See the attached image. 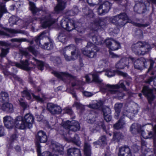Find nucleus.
Segmentation results:
<instances>
[{"instance_id": "obj_1", "label": "nucleus", "mask_w": 156, "mask_h": 156, "mask_svg": "<svg viewBox=\"0 0 156 156\" xmlns=\"http://www.w3.org/2000/svg\"><path fill=\"white\" fill-rule=\"evenodd\" d=\"M110 23L114 24L118 28H120L125 25V23H121L117 15L113 17H106L104 18H99L93 21L92 29L97 31L99 29L103 30L107 25Z\"/></svg>"}, {"instance_id": "obj_2", "label": "nucleus", "mask_w": 156, "mask_h": 156, "mask_svg": "<svg viewBox=\"0 0 156 156\" xmlns=\"http://www.w3.org/2000/svg\"><path fill=\"white\" fill-rule=\"evenodd\" d=\"M34 120L33 115L30 113L26 114L24 117L18 116L14 121L15 127L20 129H30L32 127Z\"/></svg>"}, {"instance_id": "obj_3", "label": "nucleus", "mask_w": 156, "mask_h": 156, "mask_svg": "<svg viewBox=\"0 0 156 156\" xmlns=\"http://www.w3.org/2000/svg\"><path fill=\"white\" fill-rule=\"evenodd\" d=\"M64 49L66 50L69 49L71 51V56H69L66 54L65 51H63V55L67 61H70L74 60L76 59L79 56H80L81 52L76 46L73 44H70L66 46Z\"/></svg>"}, {"instance_id": "obj_4", "label": "nucleus", "mask_w": 156, "mask_h": 156, "mask_svg": "<svg viewBox=\"0 0 156 156\" xmlns=\"http://www.w3.org/2000/svg\"><path fill=\"white\" fill-rule=\"evenodd\" d=\"M60 25L62 28L68 31H71L77 27L74 20L65 18L61 20Z\"/></svg>"}, {"instance_id": "obj_5", "label": "nucleus", "mask_w": 156, "mask_h": 156, "mask_svg": "<svg viewBox=\"0 0 156 156\" xmlns=\"http://www.w3.org/2000/svg\"><path fill=\"white\" fill-rule=\"evenodd\" d=\"M128 59L133 63L134 67L136 69L142 70L146 67V64L147 63V61L144 58H140L136 59L135 58L129 56Z\"/></svg>"}, {"instance_id": "obj_6", "label": "nucleus", "mask_w": 156, "mask_h": 156, "mask_svg": "<svg viewBox=\"0 0 156 156\" xmlns=\"http://www.w3.org/2000/svg\"><path fill=\"white\" fill-rule=\"evenodd\" d=\"M39 19L41 27L44 29L50 27L55 22V19L50 14L39 18Z\"/></svg>"}, {"instance_id": "obj_7", "label": "nucleus", "mask_w": 156, "mask_h": 156, "mask_svg": "<svg viewBox=\"0 0 156 156\" xmlns=\"http://www.w3.org/2000/svg\"><path fill=\"white\" fill-rule=\"evenodd\" d=\"M104 42L107 48L110 50L116 51L119 49L121 47L120 43L112 38L107 39Z\"/></svg>"}, {"instance_id": "obj_8", "label": "nucleus", "mask_w": 156, "mask_h": 156, "mask_svg": "<svg viewBox=\"0 0 156 156\" xmlns=\"http://www.w3.org/2000/svg\"><path fill=\"white\" fill-rule=\"evenodd\" d=\"M112 3L108 1H106L100 5L97 9L99 15L102 16L108 12L111 9Z\"/></svg>"}, {"instance_id": "obj_9", "label": "nucleus", "mask_w": 156, "mask_h": 156, "mask_svg": "<svg viewBox=\"0 0 156 156\" xmlns=\"http://www.w3.org/2000/svg\"><path fill=\"white\" fill-rule=\"evenodd\" d=\"M86 48L82 49V53L89 58H92L96 56L97 53L99 51V49L96 46H94L91 50H87Z\"/></svg>"}, {"instance_id": "obj_10", "label": "nucleus", "mask_w": 156, "mask_h": 156, "mask_svg": "<svg viewBox=\"0 0 156 156\" xmlns=\"http://www.w3.org/2000/svg\"><path fill=\"white\" fill-rule=\"evenodd\" d=\"M147 44L145 41H138L136 43L134 44L132 46L133 51L136 54L139 55L141 54V48L145 47Z\"/></svg>"}, {"instance_id": "obj_11", "label": "nucleus", "mask_w": 156, "mask_h": 156, "mask_svg": "<svg viewBox=\"0 0 156 156\" xmlns=\"http://www.w3.org/2000/svg\"><path fill=\"white\" fill-rule=\"evenodd\" d=\"M92 25L90 27V28L91 30H92L94 33V34H91V38L93 42L95 44L97 45H99L101 44L102 42L101 41V39L100 37V36L99 35L98 31H102V30H101L100 29H99L98 30L96 31L92 29V27L93 25V21L91 23Z\"/></svg>"}, {"instance_id": "obj_12", "label": "nucleus", "mask_w": 156, "mask_h": 156, "mask_svg": "<svg viewBox=\"0 0 156 156\" xmlns=\"http://www.w3.org/2000/svg\"><path fill=\"white\" fill-rule=\"evenodd\" d=\"M29 9L31 11L34 16H35L37 13L40 11L45 13L47 12V11L45 9H44L42 7H40L39 8H37L35 4L33 2H29Z\"/></svg>"}, {"instance_id": "obj_13", "label": "nucleus", "mask_w": 156, "mask_h": 156, "mask_svg": "<svg viewBox=\"0 0 156 156\" xmlns=\"http://www.w3.org/2000/svg\"><path fill=\"white\" fill-rule=\"evenodd\" d=\"M30 65L29 60L27 59L25 60H21L20 63L17 64L18 68L28 72L30 71L32 69V67L29 66Z\"/></svg>"}, {"instance_id": "obj_14", "label": "nucleus", "mask_w": 156, "mask_h": 156, "mask_svg": "<svg viewBox=\"0 0 156 156\" xmlns=\"http://www.w3.org/2000/svg\"><path fill=\"white\" fill-rule=\"evenodd\" d=\"M105 87H107L112 89L109 90V91L111 94H116L117 92V90H115V89H119L121 88L124 90L126 89V87L123 83H121L119 85L118 84L111 85L109 84H107Z\"/></svg>"}, {"instance_id": "obj_15", "label": "nucleus", "mask_w": 156, "mask_h": 156, "mask_svg": "<svg viewBox=\"0 0 156 156\" xmlns=\"http://www.w3.org/2000/svg\"><path fill=\"white\" fill-rule=\"evenodd\" d=\"M83 13L86 16L88 19L91 20L92 19L93 21L96 19H98L99 18H96L95 15L93 11L89 9L87 7L83 8L82 9Z\"/></svg>"}, {"instance_id": "obj_16", "label": "nucleus", "mask_w": 156, "mask_h": 156, "mask_svg": "<svg viewBox=\"0 0 156 156\" xmlns=\"http://www.w3.org/2000/svg\"><path fill=\"white\" fill-rule=\"evenodd\" d=\"M35 138V141L41 143H45L48 140V137L45 132L43 130L39 131L36 135Z\"/></svg>"}, {"instance_id": "obj_17", "label": "nucleus", "mask_w": 156, "mask_h": 156, "mask_svg": "<svg viewBox=\"0 0 156 156\" xmlns=\"http://www.w3.org/2000/svg\"><path fill=\"white\" fill-rule=\"evenodd\" d=\"M47 108L48 110L52 114H59L62 111V109L59 106H56L54 104L48 105Z\"/></svg>"}, {"instance_id": "obj_18", "label": "nucleus", "mask_w": 156, "mask_h": 156, "mask_svg": "<svg viewBox=\"0 0 156 156\" xmlns=\"http://www.w3.org/2000/svg\"><path fill=\"white\" fill-rule=\"evenodd\" d=\"M118 156H132L129 147L125 146L121 147L119 149Z\"/></svg>"}, {"instance_id": "obj_19", "label": "nucleus", "mask_w": 156, "mask_h": 156, "mask_svg": "<svg viewBox=\"0 0 156 156\" xmlns=\"http://www.w3.org/2000/svg\"><path fill=\"white\" fill-rule=\"evenodd\" d=\"M139 8L137 9H136V8L137 6V5L136 4L134 7V10L137 13L139 14H143L144 13L147 11L146 6L143 1H140L139 2V3L138 4Z\"/></svg>"}, {"instance_id": "obj_20", "label": "nucleus", "mask_w": 156, "mask_h": 156, "mask_svg": "<svg viewBox=\"0 0 156 156\" xmlns=\"http://www.w3.org/2000/svg\"><path fill=\"white\" fill-rule=\"evenodd\" d=\"M107 76L109 77L115 76L116 74L124 77H126L127 75V73L123 72L117 69L112 70L111 69H108L106 72Z\"/></svg>"}, {"instance_id": "obj_21", "label": "nucleus", "mask_w": 156, "mask_h": 156, "mask_svg": "<svg viewBox=\"0 0 156 156\" xmlns=\"http://www.w3.org/2000/svg\"><path fill=\"white\" fill-rule=\"evenodd\" d=\"M53 73L55 76L57 78L62 79V76H64L66 78H70L73 79H75V76L67 72H61L59 73L58 72L54 71L52 72Z\"/></svg>"}, {"instance_id": "obj_22", "label": "nucleus", "mask_w": 156, "mask_h": 156, "mask_svg": "<svg viewBox=\"0 0 156 156\" xmlns=\"http://www.w3.org/2000/svg\"><path fill=\"white\" fill-rule=\"evenodd\" d=\"M65 140L68 142L72 143L80 147L81 142L78 134H75L73 137H65Z\"/></svg>"}, {"instance_id": "obj_23", "label": "nucleus", "mask_w": 156, "mask_h": 156, "mask_svg": "<svg viewBox=\"0 0 156 156\" xmlns=\"http://www.w3.org/2000/svg\"><path fill=\"white\" fill-rule=\"evenodd\" d=\"M102 111L105 120L107 122L111 121L112 117L111 115V111L109 107H104L103 108Z\"/></svg>"}, {"instance_id": "obj_24", "label": "nucleus", "mask_w": 156, "mask_h": 156, "mask_svg": "<svg viewBox=\"0 0 156 156\" xmlns=\"http://www.w3.org/2000/svg\"><path fill=\"white\" fill-rule=\"evenodd\" d=\"M64 147L60 144H55L52 149L53 154H57L59 156H61L64 154Z\"/></svg>"}, {"instance_id": "obj_25", "label": "nucleus", "mask_w": 156, "mask_h": 156, "mask_svg": "<svg viewBox=\"0 0 156 156\" xmlns=\"http://www.w3.org/2000/svg\"><path fill=\"white\" fill-rule=\"evenodd\" d=\"M67 153L68 156H82L80 149L75 147L69 148Z\"/></svg>"}, {"instance_id": "obj_26", "label": "nucleus", "mask_w": 156, "mask_h": 156, "mask_svg": "<svg viewBox=\"0 0 156 156\" xmlns=\"http://www.w3.org/2000/svg\"><path fill=\"white\" fill-rule=\"evenodd\" d=\"M121 23H124L125 25L127 23H131V20L129 18L127 14L125 12H121L119 15H117Z\"/></svg>"}, {"instance_id": "obj_27", "label": "nucleus", "mask_w": 156, "mask_h": 156, "mask_svg": "<svg viewBox=\"0 0 156 156\" xmlns=\"http://www.w3.org/2000/svg\"><path fill=\"white\" fill-rule=\"evenodd\" d=\"M58 3L54 8V10L56 13H59L63 10L66 5V3L62 0H56Z\"/></svg>"}, {"instance_id": "obj_28", "label": "nucleus", "mask_w": 156, "mask_h": 156, "mask_svg": "<svg viewBox=\"0 0 156 156\" xmlns=\"http://www.w3.org/2000/svg\"><path fill=\"white\" fill-rule=\"evenodd\" d=\"M94 146H104L107 144V138L105 135H102L99 137L98 139L93 143Z\"/></svg>"}, {"instance_id": "obj_29", "label": "nucleus", "mask_w": 156, "mask_h": 156, "mask_svg": "<svg viewBox=\"0 0 156 156\" xmlns=\"http://www.w3.org/2000/svg\"><path fill=\"white\" fill-rule=\"evenodd\" d=\"M1 108L3 111L6 112L12 113L13 112L12 104L8 102L3 104L2 105Z\"/></svg>"}, {"instance_id": "obj_30", "label": "nucleus", "mask_w": 156, "mask_h": 156, "mask_svg": "<svg viewBox=\"0 0 156 156\" xmlns=\"http://www.w3.org/2000/svg\"><path fill=\"white\" fill-rule=\"evenodd\" d=\"M80 129V125L78 122L75 120L71 121L69 126L70 130L74 132L79 130Z\"/></svg>"}, {"instance_id": "obj_31", "label": "nucleus", "mask_w": 156, "mask_h": 156, "mask_svg": "<svg viewBox=\"0 0 156 156\" xmlns=\"http://www.w3.org/2000/svg\"><path fill=\"white\" fill-rule=\"evenodd\" d=\"M122 106L123 105L122 103H116L115 104L114 108L115 112L114 113V117L115 119H118Z\"/></svg>"}, {"instance_id": "obj_32", "label": "nucleus", "mask_w": 156, "mask_h": 156, "mask_svg": "<svg viewBox=\"0 0 156 156\" xmlns=\"http://www.w3.org/2000/svg\"><path fill=\"white\" fill-rule=\"evenodd\" d=\"M83 152L85 156H91V147L90 145L86 143H85L84 145Z\"/></svg>"}, {"instance_id": "obj_33", "label": "nucleus", "mask_w": 156, "mask_h": 156, "mask_svg": "<svg viewBox=\"0 0 156 156\" xmlns=\"http://www.w3.org/2000/svg\"><path fill=\"white\" fill-rule=\"evenodd\" d=\"M123 116H121L117 122L114 124L113 125L114 128L116 129H119L122 128L123 127L124 125Z\"/></svg>"}, {"instance_id": "obj_34", "label": "nucleus", "mask_w": 156, "mask_h": 156, "mask_svg": "<svg viewBox=\"0 0 156 156\" xmlns=\"http://www.w3.org/2000/svg\"><path fill=\"white\" fill-rule=\"evenodd\" d=\"M9 95L8 93L5 91H2L0 93V101L2 102L9 101Z\"/></svg>"}, {"instance_id": "obj_35", "label": "nucleus", "mask_w": 156, "mask_h": 156, "mask_svg": "<svg viewBox=\"0 0 156 156\" xmlns=\"http://www.w3.org/2000/svg\"><path fill=\"white\" fill-rule=\"evenodd\" d=\"M143 94L145 97L148 96L153 92V90L150 88L149 86H145L143 87L142 91Z\"/></svg>"}, {"instance_id": "obj_36", "label": "nucleus", "mask_w": 156, "mask_h": 156, "mask_svg": "<svg viewBox=\"0 0 156 156\" xmlns=\"http://www.w3.org/2000/svg\"><path fill=\"white\" fill-rule=\"evenodd\" d=\"M17 138L18 136L16 134H13L11 136L7 145L9 148L12 149V144Z\"/></svg>"}, {"instance_id": "obj_37", "label": "nucleus", "mask_w": 156, "mask_h": 156, "mask_svg": "<svg viewBox=\"0 0 156 156\" xmlns=\"http://www.w3.org/2000/svg\"><path fill=\"white\" fill-rule=\"evenodd\" d=\"M49 42L45 43L43 46V48L45 50H51L53 48L54 45L52 40L49 39Z\"/></svg>"}, {"instance_id": "obj_38", "label": "nucleus", "mask_w": 156, "mask_h": 156, "mask_svg": "<svg viewBox=\"0 0 156 156\" xmlns=\"http://www.w3.org/2000/svg\"><path fill=\"white\" fill-rule=\"evenodd\" d=\"M46 33V32L44 31L38 36L35 37L34 40L37 44L40 45L41 44L40 40L43 38V36Z\"/></svg>"}, {"instance_id": "obj_39", "label": "nucleus", "mask_w": 156, "mask_h": 156, "mask_svg": "<svg viewBox=\"0 0 156 156\" xmlns=\"http://www.w3.org/2000/svg\"><path fill=\"white\" fill-rule=\"evenodd\" d=\"M36 64L37 65V68L38 69L41 71H42L44 69L45 64L44 62L37 60Z\"/></svg>"}, {"instance_id": "obj_40", "label": "nucleus", "mask_w": 156, "mask_h": 156, "mask_svg": "<svg viewBox=\"0 0 156 156\" xmlns=\"http://www.w3.org/2000/svg\"><path fill=\"white\" fill-rule=\"evenodd\" d=\"M122 134L120 132H114L113 134V138L114 140L119 141L122 138Z\"/></svg>"}, {"instance_id": "obj_41", "label": "nucleus", "mask_w": 156, "mask_h": 156, "mask_svg": "<svg viewBox=\"0 0 156 156\" xmlns=\"http://www.w3.org/2000/svg\"><path fill=\"white\" fill-rule=\"evenodd\" d=\"M8 11L4 5H0V18H1L5 13H7Z\"/></svg>"}, {"instance_id": "obj_42", "label": "nucleus", "mask_w": 156, "mask_h": 156, "mask_svg": "<svg viewBox=\"0 0 156 156\" xmlns=\"http://www.w3.org/2000/svg\"><path fill=\"white\" fill-rule=\"evenodd\" d=\"M22 94L24 95L28 100H30L31 98V95L29 92L28 90L27 89H24L22 92Z\"/></svg>"}, {"instance_id": "obj_43", "label": "nucleus", "mask_w": 156, "mask_h": 156, "mask_svg": "<svg viewBox=\"0 0 156 156\" xmlns=\"http://www.w3.org/2000/svg\"><path fill=\"white\" fill-rule=\"evenodd\" d=\"M9 52V48L4 49L2 48L1 49V52L0 54V57L3 58L6 56Z\"/></svg>"}, {"instance_id": "obj_44", "label": "nucleus", "mask_w": 156, "mask_h": 156, "mask_svg": "<svg viewBox=\"0 0 156 156\" xmlns=\"http://www.w3.org/2000/svg\"><path fill=\"white\" fill-rule=\"evenodd\" d=\"M19 105L20 106L23 108L24 110H25L27 108V103L24 101V99L23 98H20L19 100Z\"/></svg>"}, {"instance_id": "obj_45", "label": "nucleus", "mask_w": 156, "mask_h": 156, "mask_svg": "<svg viewBox=\"0 0 156 156\" xmlns=\"http://www.w3.org/2000/svg\"><path fill=\"white\" fill-rule=\"evenodd\" d=\"M146 97H147L148 103L150 104H152V101H154L155 98V96L154 95L153 92Z\"/></svg>"}, {"instance_id": "obj_46", "label": "nucleus", "mask_w": 156, "mask_h": 156, "mask_svg": "<svg viewBox=\"0 0 156 156\" xmlns=\"http://www.w3.org/2000/svg\"><path fill=\"white\" fill-rule=\"evenodd\" d=\"M73 105L75 106L77 109L80 110L81 112L84 110V108L82 104L77 102H75Z\"/></svg>"}, {"instance_id": "obj_47", "label": "nucleus", "mask_w": 156, "mask_h": 156, "mask_svg": "<svg viewBox=\"0 0 156 156\" xmlns=\"http://www.w3.org/2000/svg\"><path fill=\"white\" fill-rule=\"evenodd\" d=\"M92 76L94 82L98 83H101V81L99 79V76L97 73L93 74Z\"/></svg>"}, {"instance_id": "obj_48", "label": "nucleus", "mask_w": 156, "mask_h": 156, "mask_svg": "<svg viewBox=\"0 0 156 156\" xmlns=\"http://www.w3.org/2000/svg\"><path fill=\"white\" fill-rule=\"evenodd\" d=\"M58 38L59 39L60 42L62 43L63 44H66L67 42L68 41V38L67 37L64 35L61 36L59 35L58 36Z\"/></svg>"}, {"instance_id": "obj_49", "label": "nucleus", "mask_w": 156, "mask_h": 156, "mask_svg": "<svg viewBox=\"0 0 156 156\" xmlns=\"http://www.w3.org/2000/svg\"><path fill=\"white\" fill-rule=\"evenodd\" d=\"M4 125L5 127L9 129H12L14 125L15 126V123H14L11 120L9 121L6 123H5L4 124Z\"/></svg>"}, {"instance_id": "obj_50", "label": "nucleus", "mask_w": 156, "mask_h": 156, "mask_svg": "<svg viewBox=\"0 0 156 156\" xmlns=\"http://www.w3.org/2000/svg\"><path fill=\"white\" fill-rule=\"evenodd\" d=\"M155 77L154 76H149L144 80V82L146 84H150L151 82H154Z\"/></svg>"}, {"instance_id": "obj_51", "label": "nucleus", "mask_w": 156, "mask_h": 156, "mask_svg": "<svg viewBox=\"0 0 156 156\" xmlns=\"http://www.w3.org/2000/svg\"><path fill=\"white\" fill-rule=\"evenodd\" d=\"M40 143H41V142L36 141H35V145L36 148L37 152H39L40 153V152H41V146L40 144Z\"/></svg>"}, {"instance_id": "obj_52", "label": "nucleus", "mask_w": 156, "mask_h": 156, "mask_svg": "<svg viewBox=\"0 0 156 156\" xmlns=\"http://www.w3.org/2000/svg\"><path fill=\"white\" fill-rule=\"evenodd\" d=\"M33 98L38 102H43L44 101L43 99L39 95H36L34 93L32 94Z\"/></svg>"}, {"instance_id": "obj_53", "label": "nucleus", "mask_w": 156, "mask_h": 156, "mask_svg": "<svg viewBox=\"0 0 156 156\" xmlns=\"http://www.w3.org/2000/svg\"><path fill=\"white\" fill-rule=\"evenodd\" d=\"M64 110L66 113L69 115H72L73 114V112L71 108L66 107Z\"/></svg>"}, {"instance_id": "obj_54", "label": "nucleus", "mask_w": 156, "mask_h": 156, "mask_svg": "<svg viewBox=\"0 0 156 156\" xmlns=\"http://www.w3.org/2000/svg\"><path fill=\"white\" fill-rule=\"evenodd\" d=\"M99 126H100V128L103 129V132H105L106 133H107V131L106 129V127L104 122H101Z\"/></svg>"}, {"instance_id": "obj_55", "label": "nucleus", "mask_w": 156, "mask_h": 156, "mask_svg": "<svg viewBox=\"0 0 156 156\" xmlns=\"http://www.w3.org/2000/svg\"><path fill=\"white\" fill-rule=\"evenodd\" d=\"M66 14L68 16H72L76 15V13L73 10L71 9L68 11Z\"/></svg>"}, {"instance_id": "obj_56", "label": "nucleus", "mask_w": 156, "mask_h": 156, "mask_svg": "<svg viewBox=\"0 0 156 156\" xmlns=\"http://www.w3.org/2000/svg\"><path fill=\"white\" fill-rule=\"evenodd\" d=\"M71 122L68 120L64 122L63 124V126L66 128H67L69 129V126L71 125Z\"/></svg>"}, {"instance_id": "obj_57", "label": "nucleus", "mask_w": 156, "mask_h": 156, "mask_svg": "<svg viewBox=\"0 0 156 156\" xmlns=\"http://www.w3.org/2000/svg\"><path fill=\"white\" fill-rule=\"evenodd\" d=\"M3 28L5 30L7 31L9 33L13 34H15L16 33V30L14 29H9V28L5 27H3Z\"/></svg>"}, {"instance_id": "obj_58", "label": "nucleus", "mask_w": 156, "mask_h": 156, "mask_svg": "<svg viewBox=\"0 0 156 156\" xmlns=\"http://www.w3.org/2000/svg\"><path fill=\"white\" fill-rule=\"evenodd\" d=\"M150 66L149 69H148L147 72H149L153 68L154 64V61L152 59H150Z\"/></svg>"}, {"instance_id": "obj_59", "label": "nucleus", "mask_w": 156, "mask_h": 156, "mask_svg": "<svg viewBox=\"0 0 156 156\" xmlns=\"http://www.w3.org/2000/svg\"><path fill=\"white\" fill-rule=\"evenodd\" d=\"M95 45H94L92 43L88 42L87 46L84 48H86L87 50H91V47L93 46V47Z\"/></svg>"}, {"instance_id": "obj_60", "label": "nucleus", "mask_w": 156, "mask_h": 156, "mask_svg": "<svg viewBox=\"0 0 156 156\" xmlns=\"http://www.w3.org/2000/svg\"><path fill=\"white\" fill-rule=\"evenodd\" d=\"M90 107L94 109H98L100 108L97 103L90 105Z\"/></svg>"}, {"instance_id": "obj_61", "label": "nucleus", "mask_w": 156, "mask_h": 156, "mask_svg": "<svg viewBox=\"0 0 156 156\" xmlns=\"http://www.w3.org/2000/svg\"><path fill=\"white\" fill-rule=\"evenodd\" d=\"M55 65H59L61 63V59L59 57L56 58L55 59L54 62Z\"/></svg>"}, {"instance_id": "obj_62", "label": "nucleus", "mask_w": 156, "mask_h": 156, "mask_svg": "<svg viewBox=\"0 0 156 156\" xmlns=\"http://www.w3.org/2000/svg\"><path fill=\"white\" fill-rule=\"evenodd\" d=\"M112 50H108L109 55L111 56L112 58H117L119 57V56L112 51Z\"/></svg>"}, {"instance_id": "obj_63", "label": "nucleus", "mask_w": 156, "mask_h": 156, "mask_svg": "<svg viewBox=\"0 0 156 156\" xmlns=\"http://www.w3.org/2000/svg\"><path fill=\"white\" fill-rule=\"evenodd\" d=\"M18 63V62H14L10 60H8V64L12 66H15L18 68V66H17V64Z\"/></svg>"}, {"instance_id": "obj_64", "label": "nucleus", "mask_w": 156, "mask_h": 156, "mask_svg": "<svg viewBox=\"0 0 156 156\" xmlns=\"http://www.w3.org/2000/svg\"><path fill=\"white\" fill-rule=\"evenodd\" d=\"M122 63H118L116 65V67L118 69H123L125 68V66L124 65H122Z\"/></svg>"}]
</instances>
